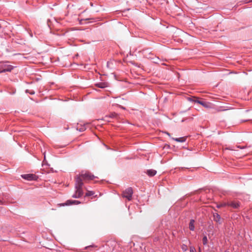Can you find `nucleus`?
I'll return each instance as SVG.
<instances>
[{"label":"nucleus","instance_id":"1","mask_svg":"<svg viewBox=\"0 0 252 252\" xmlns=\"http://www.w3.org/2000/svg\"><path fill=\"white\" fill-rule=\"evenodd\" d=\"M83 185L82 179L79 177L75 178V193L72 197L74 198H79L83 195L82 186Z\"/></svg>","mask_w":252,"mask_h":252},{"label":"nucleus","instance_id":"2","mask_svg":"<svg viewBox=\"0 0 252 252\" xmlns=\"http://www.w3.org/2000/svg\"><path fill=\"white\" fill-rule=\"evenodd\" d=\"M77 177H80V178L82 179V181L83 180H92L95 178L94 176L89 172H86L84 173L82 172L81 174H80Z\"/></svg>","mask_w":252,"mask_h":252},{"label":"nucleus","instance_id":"3","mask_svg":"<svg viewBox=\"0 0 252 252\" xmlns=\"http://www.w3.org/2000/svg\"><path fill=\"white\" fill-rule=\"evenodd\" d=\"M189 100L201 104L205 108H212V104L211 103L202 101V100H200L198 99V98L193 97L191 98H189Z\"/></svg>","mask_w":252,"mask_h":252},{"label":"nucleus","instance_id":"4","mask_svg":"<svg viewBox=\"0 0 252 252\" xmlns=\"http://www.w3.org/2000/svg\"><path fill=\"white\" fill-rule=\"evenodd\" d=\"M132 194L133 189L129 187L123 191L122 196L129 201L132 199Z\"/></svg>","mask_w":252,"mask_h":252},{"label":"nucleus","instance_id":"5","mask_svg":"<svg viewBox=\"0 0 252 252\" xmlns=\"http://www.w3.org/2000/svg\"><path fill=\"white\" fill-rule=\"evenodd\" d=\"M23 178L29 181L36 180V176L34 174H25L22 175Z\"/></svg>","mask_w":252,"mask_h":252},{"label":"nucleus","instance_id":"6","mask_svg":"<svg viewBox=\"0 0 252 252\" xmlns=\"http://www.w3.org/2000/svg\"><path fill=\"white\" fill-rule=\"evenodd\" d=\"M2 68L4 69V72H10L13 69V66L9 64H5L2 66Z\"/></svg>","mask_w":252,"mask_h":252},{"label":"nucleus","instance_id":"7","mask_svg":"<svg viewBox=\"0 0 252 252\" xmlns=\"http://www.w3.org/2000/svg\"><path fill=\"white\" fill-rule=\"evenodd\" d=\"M228 205L233 207V208L236 209L239 207L240 204L238 202L234 201L231 202L230 203H228Z\"/></svg>","mask_w":252,"mask_h":252},{"label":"nucleus","instance_id":"8","mask_svg":"<svg viewBox=\"0 0 252 252\" xmlns=\"http://www.w3.org/2000/svg\"><path fill=\"white\" fill-rule=\"evenodd\" d=\"M146 173L149 176L152 177L156 174L157 171L154 169H149L147 171Z\"/></svg>","mask_w":252,"mask_h":252},{"label":"nucleus","instance_id":"9","mask_svg":"<svg viewBox=\"0 0 252 252\" xmlns=\"http://www.w3.org/2000/svg\"><path fill=\"white\" fill-rule=\"evenodd\" d=\"M96 86L100 88H105L108 87V84L105 82H101L96 84Z\"/></svg>","mask_w":252,"mask_h":252},{"label":"nucleus","instance_id":"10","mask_svg":"<svg viewBox=\"0 0 252 252\" xmlns=\"http://www.w3.org/2000/svg\"><path fill=\"white\" fill-rule=\"evenodd\" d=\"M74 203H79V202L78 201H70V200H67V201H66V202L64 204H62L61 205L62 206H64V205H71V204H72Z\"/></svg>","mask_w":252,"mask_h":252},{"label":"nucleus","instance_id":"11","mask_svg":"<svg viewBox=\"0 0 252 252\" xmlns=\"http://www.w3.org/2000/svg\"><path fill=\"white\" fill-rule=\"evenodd\" d=\"M172 139L178 142H184L186 141V138L185 137H183L176 138H172Z\"/></svg>","mask_w":252,"mask_h":252},{"label":"nucleus","instance_id":"12","mask_svg":"<svg viewBox=\"0 0 252 252\" xmlns=\"http://www.w3.org/2000/svg\"><path fill=\"white\" fill-rule=\"evenodd\" d=\"M214 220L216 222H220V216L217 213L214 214Z\"/></svg>","mask_w":252,"mask_h":252},{"label":"nucleus","instance_id":"13","mask_svg":"<svg viewBox=\"0 0 252 252\" xmlns=\"http://www.w3.org/2000/svg\"><path fill=\"white\" fill-rule=\"evenodd\" d=\"M194 220H191L190 221L189 224V228L190 230H193L194 229Z\"/></svg>","mask_w":252,"mask_h":252},{"label":"nucleus","instance_id":"14","mask_svg":"<svg viewBox=\"0 0 252 252\" xmlns=\"http://www.w3.org/2000/svg\"><path fill=\"white\" fill-rule=\"evenodd\" d=\"M94 194V192L93 191H88L86 194V196H91Z\"/></svg>","mask_w":252,"mask_h":252},{"label":"nucleus","instance_id":"15","mask_svg":"<svg viewBox=\"0 0 252 252\" xmlns=\"http://www.w3.org/2000/svg\"><path fill=\"white\" fill-rule=\"evenodd\" d=\"M202 240H203V243L204 245H206L207 243L208 240H207V238L206 236L203 237Z\"/></svg>","mask_w":252,"mask_h":252},{"label":"nucleus","instance_id":"16","mask_svg":"<svg viewBox=\"0 0 252 252\" xmlns=\"http://www.w3.org/2000/svg\"><path fill=\"white\" fill-rule=\"evenodd\" d=\"M182 249L183 250V251L185 252V251H186L187 250L188 247H187V246L186 245H183L182 246Z\"/></svg>","mask_w":252,"mask_h":252},{"label":"nucleus","instance_id":"17","mask_svg":"<svg viewBox=\"0 0 252 252\" xmlns=\"http://www.w3.org/2000/svg\"><path fill=\"white\" fill-rule=\"evenodd\" d=\"M195 249L194 247H190V252H195Z\"/></svg>","mask_w":252,"mask_h":252},{"label":"nucleus","instance_id":"18","mask_svg":"<svg viewBox=\"0 0 252 252\" xmlns=\"http://www.w3.org/2000/svg\"><path fill=\"white\" fill-rule=\"evenodd\" d=\"M227 109H221V107L218 108L217 109V111L218 112H220V111H225V110H226Z\"/></svg>","mask_w":252,"mask_h":252},{"label":"nucleus","instance_id":"19","mask_svg":"<svg viewBox=\"0 0 252 252\" xmlns=\"http://www.w3.org/2000/svg\"><path fill=\"white\" fill-rule=\"evenodd\" d=\"M5 72L4 69L2 68V67L0 68V73Z\"/></svg>","mask_w":252,"mask_h":252},{"label":"nucleus","instance_id":"20","mask_svg":"<svg viewBox=\"0 0 252 252\" xmlns=\"http://www.w3.org/2000/svg\"><path fill=\"white\" fill-rule=\"evenodd\" d=\"M109 118L108 117H107V116H105V120H106V121H108L109 120L107 119V118Z\"/></svg>","mask_w":252,"mask_h":252},{"label":"nucleus","instance_id":"21","mask_svg":"<svg viewBox=\"0 0 252 252\" xmlns=\"http://www.w3.org/2000/svg\"><path fill=\"white\" fill-rule=\"evenodd\" d=\"M45 162H46V161H45V156H44V160L43 161V163H45Z\"/></svg>","mask_w":252,"mask_h":252},{"label":"nucleus","instance_id":"22","mask_svg":"<svg viewBox=\"0 0 252 252\" xmlns=\"http://www.w3.org/2000/svg\"><path fill=\"white\" fill-rule=\"evenodd\" d=\"M166 133L169 136H170V134L168 132H166Z\"/></svg>","mask_w":252,"mask_h":252},{"label":"nucleus","instance_id":"23","mask_svg":"<svg viewBox=\"0 0 252 252\" xmlns=\"http://www.w3.org/2000/svg\"><path fill=\"white\" fill-rule=\"evenodd\" d=\"M1 28V25L0 24V28Z\"/></svg>","mask_w":252,"mask_h":252}]
</instances>
